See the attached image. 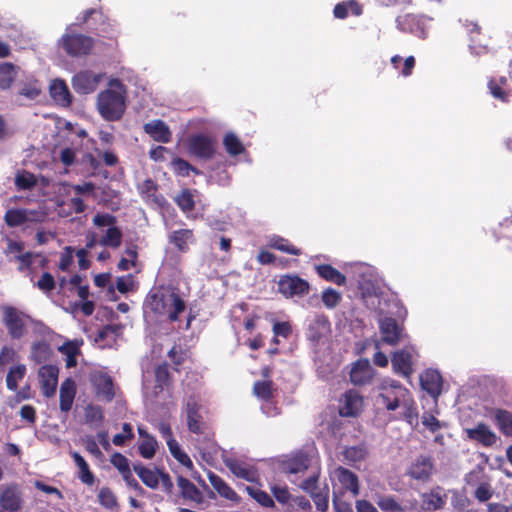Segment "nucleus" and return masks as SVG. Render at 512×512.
I'll return each instance as SVG.
<instances>
[{"mask_svg": "<svg viewBox=\"0 0 512 512\" xmlns=\"http://www.w3.org/2000/svg\"><path fill=\"white\" fill-rule=\"evenodd\" d=\"M177 485L181 491V495L183 498L198 503L202 501L201 492L190 480L182 476H179L177 478Z\"/></svg>", "mask_w": 512, "mask_h": 512, "instance_id": "nucleus-33", "label": "nucleus"}, {"mask_svg": "<svg viewBox=\"0 0 512 512\" xmlns=\"http://www.w3.org/2000/svg\"><path fill=\"white\" fill-rule=\"evenodd\" d=\"M59 369L54 365H43L39 371V382L43 394L46 397H51L55 394L58 384Z\"/></svg>", "mask_w": 512, "mask_h": 512, "instance_id": "nucleus-15", "label": "nucleus"}, {"mask_svg": "<svg viewBox=\"0 0 512 512\" xmlns=\"http://www.w3.org/2000/svg\"><path fill=\"white\" fill-rule=\"evenodd\" d=\"M366 455H367V450L364 446L346 447L342 451V456H343L344 460L350 464H354V463L364 460Z\"/></svg>", "mask_w": 512, "mask_h": 512, "instance_id": "nucleus-42", "label": "nucleus"}, {"mask_svg": "<svg viewBox=\"0 0 512 512\" xmlns=\"http://www.w3.org/2000/svg\"><path fill=\"white\" fill-rule=\"evenodd\" d=\"M134 285L133 277L131 275L119 277L116 282V287L119 292L126 293L131 291Z\"/></svg>", "mask_w": 512, "mask_h": 512, "instance_id": "nucleus-60", "label": "nucleus"}, {"mask_svg": "<svg viewBox=\"0 0 512 512\" xmlns=\"http://www.w3.org/2000/svg\"><path fill=\"white\" fill-rule=\"evenodd\" d=\"M134 471L146 486L151 489L158 487L162 471L158 469L152 470L142 465H135Z\"/></svg>", "mask_w": 512, "mask_h": 512, "instance_id": "nucleus-29", "label": "nucleus"}, {"mask_svg": "<svg viewBox=\"0 0 512 512\" xmlns=\"http://www.w3.org/2000/svg\"><path fill=\"white\" fill-rule=\"evenodd\" d=\"M98 498L101 505L106 508L112 509L117 506V499L109 488H101L98 493Z\"/></svg>", "mask_w": 512, "mask_h": 512, "instance_id": "nucleus-51", "label": "nucleus"}, {"mask_svg": "<svg viewBox=\"0 0 512 512\" xmlns=\"http://www.w3.org/2000/svg\"><path fill=\"white\" fill-rule=\"evenodd\" d=\"M94 226L100 230L98 244L117 249L122 244V232L117 227L116 217L109 213H97L92 220Z\"/></svg>", "mask_w": 512, "mask_h": 512, "instance_id": "nucleus-4", "label": "nucleus"}, {"mask_svg": "<svg viewBox=\"0 0 512 512\" xmlns=\"http://www.w3.org/2000/svg\"><path fill=\"white\" fill-rule=\"evenodd\" d=\"M273 332L276 337L288 338L291 333V326L288 322H276L273 325Z\"/></svg>", "mask_w": 512, "mask_h": 512, "instance_id": "nucleus-63", "label": "nucleus"}, {"mask_svg": "<svg viewBox=\"0 0 512 512\" xmlns=\"http://www.w3.org/2000/svg\"><path fill=\"white\" fill-rule=\"evenodd\" d=\"M332 477L336 479L344 489L350 491L354 497L359 494L358 477L350 470L339 466L334 469Z\"/></svg>", "mask_w": 512, "mask_h": 512, "instance_id": "nucleus-20", "label": "nucleus"}, {"mask_svg": "<svg viewBox=\"0 0 512 512\" xmlns=\"http://www.w3.org/2000/svg\"><path fill=\"white\" fill-rule=\"evenodd\" d=\"M224 464L236 477L250 482L256 480L255 470L250 465L234 458L225 459Z\"/></svg>", "mask_w": 512, "mask_h": 512, "instance_id": "nucleus-21", "label": "nucleus"}, {"mask_svg": "<svg viewBox=\"0 0 512 512\" xmlns=\"http://www.w3.org/2000/svg\"><path fill=\"white\" fill-rule=\"evenodd\" d=\"M272 383L270 381H258L254 384L253 391L254 394L263 400H268L271 397Z\"/></svg>", "mask_w": 512, "mask_h": 512, "instance_id": "nucleus-52", "label": "nucleus"}, {"mask_svg": "<svg viewBox=\"0 0 512 512\" xmlns=\"http://www.w3.org/2000/svg\"><path fill=\"white\" fill-rule=\"evenodd\" d=\"M0 505L3 510L16 512L22 507V495L16 486H8L2 490Z\"/></svg>", "mask_w": 512, "mask_h": 512, "instance_id": "nucleus-19", "label": "nucleus"}, {"mask_svg": "<svg viewBox=\"0 0 512 512\" xmlns=\"http://www.w3.org/2000/svg\"><path fill=\"white\" fill-rule=\"evenodd\" d=\"M340 300L341 294L332 288H328L322 293V301L327 308L336 307Z\"/></svg>", "mask_w": 512, "mask_h": 512, "instance_id": "nucleus-50", "label": "nucleus"}, {"mask_svg": "<svg viewBox=\"0 0 512 512\" xmlns=\"http://www.w3.org/2000/svg\"><path fill=\"white\" fill-rule=\"evenodd\" d=\"M466 433L470 439L476 440L486 446L493 445L497 440L495 433L482 423L474 428L466 429Z\"/></svg>", "mask_w": 512, "mask_h": 512, "instance_id": "nucleus-25", "label": "nucleus"}, {"mask_svg": "<svg viewBox=\"0 0 512 512\" xmlns=\"http://www.w3.org/2000/svg\"><path fill=\"white\" fill-rule=\"evenodd\" d=\"M144 131L158 142L168 143L171 139V131L161 120H153L146 123Z\"/></svg>", "mask_w": 512, "mask_h": 512, "instance_id": "nucleus-23", "label": "nucleus"}, {"mask_svg": "<svg viewBox=\"0 0 512 512\" xmlns=\"http://www.w3.org/2000/svg\"><path fill=\"white\" fill-rule=\"evenodd\" d=\"M85 423L92 428H99L104 420L103 409L94 404H88L84 409Z\"/></svg>", "mask_w": 512, "mask_h": 512, "instance_id": "nucleus-35", "label": "nucleus"}, {"mask_svg": "<svg viewBox=\"0 0 512 512\" xmlns=\"http://www.w3.org/2000/svg\"><path fill=\"white\" fill-rule=\"evenodd\" d=\"M375 371L368 359L358 360L350 372L351 382L355 385H365L374 377Z\"/></svg>", "mask_w": 512, "mask_h": 512, "instance_id": "nucleus-17", "label": "nucleus"}, {"mask_svg": "<svg viewBox=\"0 0 512 512\" xmlns=\"http://www.w3.org/2000/svg\"><path fill=\"white\" fill-rule=\"evenodd\" d=\"M36 182L35 176L29 172L18 173L15 177V185L21 190L33 188Z\"/></svg>", "mask_w": 512, "mask_h": 512, "instance_id": "nucleus-48", "label": "nucleus"}, {"mask_svg": "<svg viewBox=\"0 0 512 512\" xmlns=\"http://www.w3.org/2000/svg\"><path fill=\"white\" fill-rule=\"evenodd\" d=\"M51 356V349L47 342L37 341L31 346L30 358L36 363H43Z\"/></svg>", "mask_w": 512, "mask_h": 512, "instance_id": "nucleus-38", "label": "nucleus"}, {"mask_svg": "<svg viewBox=\"0 0 512 512\" xmlns=\"http://www.w3.org/2000/svg\"><path fill=\"white\" fill-rule=\"evenodd\" d=\"M4 221L9 227H17L26 223L24 209H9L6 211Z\"/></svg>", "mask_w": 512, "mask_h": 512, "instance_id": "nucleus-45", "label": "nucleus"}, {"mask_svg": "<svg viewBox=\"0 0 512 512\" xmlns=\"http://www.w3.org/2000/svg\"><path fill=\"white\" fill-rule=\"evenodd\" d=\"M1 311L2 322L7 329L8 335L14 340L23 338L27 333L29 325H33L34 330L39 334L45 335L49 332V328L42 322L32 319L28 314L14 306L4 305Z\"/></svg>", "mask_w": 512, "mask_h": 512, "instance_id": "nucleus-2", "label": "nucleus"}, {"mask_svg": "<svg viewBox=\"0 0 512 512\" xmlns=\"http://www.w3.org/2000/svg\"><path fill=\"white\" fill-rule=\"evenodd\" d=\"M126 89L118 79H111L108 88L97 96V110L102 118L107 121L119 120L126 109Z\"/></svg>", "mask_w": 512, "mask_h": 512, "instance_id": "nucleus-1", "label": "nucleus"}, {"mask_svg": "<svg viewBox=\"0 0 512 512\" xmlns=\"http://www.w3.org/2000/svg\"><path fill=\"white\" fill-rule=\"evenodd\" d=\"M422 424L431 432H436L441 428V423L439 420L435 416L428 413L423 414Z\"/></svg>", "mask_w": 512, "mask_h": 512, "instance_id": "nucleus-59", "label": "nucleus"}, {"mask_svg": "<svg viewBox=\"0 0 512 512\" xmlns=\"http://www.w3.org/2000/svg\"><path fill=\"white\" fill-rule=\"evenodd\" d=\"M208 480L211 486L224 498L228 500H236V492L228 486V484L214 473H209Z\"/></svg>", "mask_w": 512, "mask_h": 512, "instance_id": "nucleus-34", "label": "nucleus"}, {"mask_svg": "<svg viewBox=\"0 0 512 512\" xmlns=\"http://www.w3.org/2000/svg\"><path fill=\"white\" fill-rule=\"evenodd\" d=\"M25 373L26 366L23 364L11 367L6 377V384L8 389L15 391L18 387V382L23 379Z\"/></svg>", "mask_w": 512, "mask_h": 512, "instance_id": "nucleus-41", "label": "nucleus"}, {"mask_svg": "<svg viewBox=\"0 0 512 512\" xmlns=\"http://www.w3.org/2000/svg\"><path fill=\"white\" fill-rule=\"evenodd\" d=\"M82 341L73 340L63 343L59 347V351L66 357V366L68 368L75 367L77 365V356L80 354V345Z\"/></svg>", "mask_w": 512, "mask_h": 512, "instance_id": "nucleus-30", "label": "nucleus"}, {"mask_svg": "<svg viewBox=\"0 0 512 512\" xmlns=\"http://www.w3.org/2000/svg\"><path fill=\"white\" fill-rule=\"evenodd\" d=\"M319 475L314 474L301 484V489L308 493L318 510L324 512L328 509V486L319 487Z\"/></svg>", "mask_w": 512, "mask_h": 512, "instance_id": "nucleus-6", "label": "nucleus"}, {"mask_svg": "<svg viewBox=\"0 0 512 512\" xmlns=\"http://www.w3.org/2000/svg\"><path fill=\"white\" fill-rule=\"evenodd\" d=\"M316 270L318 274L327 281L337 285H344L346 283V277L330 265H318L316 266Z\"/></svg>", "mask_w": 512, "mask_h": 512, "instance_id": "nucleus-37", "label": "nucleus"}, {"mask_svg": "<svg viewBox=\"0 0 512 512\" xmlns=\"http://www.w3.org/2000/svg\"><path fill=\"white\" fill-rule=\"evenodd\" d=\"M37 287L44 292H49L53 290L55 287V281L53 276L48 272L43 273L41 278L37 282Z\"/></svg>", "mask_w": 512, "mask_h": 512, "instance_id": "nucleus-58", "label": "nucleus"}, {"mask_svg": "<svg viewBox=\"0 0 512 512\" xmlns=\"http://www.w3.org/2000/svg\"><path fill=\"white\" fill-rule=\"evenodd\" d=\"M73 263V255H72V249L70 247H67L65 249V252L61 254L60 261H59V269L62 271H66L69 269L71 264Z\"/></svg>", "mask_w": 512, "mask_h": 512, "instance_id": "nucleus-64", "label": "nucleus"}, {"mask_svg": "<svg viewBox=\"0 0 512 512\" xmlns=\"http://www.w3.org/2000/svg\"><path fill=\"white\" fill-rule=\"evenodd\" d=\"M61 41L63 48L71 56L86 55L93 48L92 38L83 35H63Z\"/></svg>", "mask_w": 512, "mask_h": 512, "instance_id": "nucleus-8", "label": "nucleus"}, {"mask_svg": "<svg viewBox=\"0 0 512 512\" xmlns=\"http://www.w3.org/2000/svg\"><path fill=\"white\" fill-rule=\"evenodd\" d=\"M75 383L71 379H66L60 387V409L67 413L71 408L75 397Z\"/></svg>", "mask_w": 512, "mask_h": 512, "instance_id": "nucleus-28", "label": "nucleus"}, {"mask_svg": "<svg viewBox=\"0 0 512 512\" xmlns=\"http://www.w3.org/2000/svg\"><path fill=\"white\" fill-rule=\"evenodd\" d=\"M83 445H84L86 451H88L90 454H92L96 458H99L102 456V453L97 445V442L95 441V439L93 437L87 436L86 438H84Z\"/></svg>", "mask_w": 512, "mask_h": 512, "instance_id": "nucleus-62", "label": "nucleus"}, {"mask_svg": "<svg viewBox=\"0 0 512 512\" xmlns=\"http://www.w3.org/2000/svg\"><path fill=\"white\" fill-rule=\"evenodd\" d=\"M380 399L382 404L389 411H395L403 403H407V399L410 397L408 389L399 384L398 381L385 378L380 384Z\"/></svg>", "mask_w": 512, "mask_h": 512, "instance_id": "nucleus-5", "label": "nucleus"}, {"mask_svg": "<svg viewBox=\"0 0 512 512\" xmlns=\"http://www.w3.org/2000/svg\"><path fill=\"white\" fill-rule=\"evenodd\" d=\"M400 407L404 409L403 418L411 425L417 424L418 412L412 396L407 399V403H403Z\"/></svg>", "mask_w": 512, "mask_h": 512, "instance_id": "nucleus-46", "label": "nucleus"}, {"mask_svg": "<svg viewBox=\"0 0 512 512\" xmlns=\"http://www.w3.org/2000/svg\"><path fill=\"white\" fill-rule=\"evenodd\" d=\"M50 95L58 105L63 107H67L71 103V94L63 80L55 79L51 82Z\"/></svg>", "mask_w": 512, "mask_h": 512, "instance_id": "nucleus-24", "label": "nucleus"}, {"mask_svg": "<svg viewBox=\"0 0 512 512\" xmlns=\"http://www.w3.org/2000/svg\"><path fill=\"white\" fill-rule=\"evenodd\" d=\"M187 426L188 429L196 434L202 433V422H201V416L198 413V406L194 402H188L187 404Z\"/></svg>", "mask_w": 512, "mask_h": 512, "instance_id": "nucleus-36", "label": "nucleus"}, {"mask_svg": "<svg viewBox=\"0 0 512 512\" xmlns=\"http://www.w3.org/2000/svg\"><path fill=\"white\" fill-rule=\"evenodd\" d=\"M104 74L90 70L78 72L72 79V87L79 94H90L103 80Z\"/></svg>", "mask_w": 512, "mask_h": 512, "instance_id": "nucleus-7", "label": "nucleus"}, {"mask_svg": "<svg viewBox=\"0 0 512 512\" xmlns=\"http://www.w3.org/2000/svg\"><path fill=\"white\" fill-rule=\"evenodd\" d=\"M111 463L117 468L121 475L127 474L128 471H130L128 459L120 453H114L111 456Z\"/></svg>", "mask_w": 512, "mask_h": 512, "instance_id": "nucleus-54", "label": "nucleus"}, {"mask_svg": "<svg viewBox=\"0 0 512 512\" xmlns=\"http://www.w3.org/2000/svg\"><path fill=\"white\" fill-rule=\"evenodd\" d=\"M149 305L154 312L166 315L172 321L177 320L178 314L185 309L184 301L171 288L157 290L150 296Z\"/></svg>", "mask_w": 512, "mask_h": 512, "instance_id": "nucleus-3", "label": "nucleus"}, {"mask_svg": "<svg viewBox=\"0 0 512 512\" xmlns=\"http://www.w3.org/2000/svg\"><path fill=\"white\" fill-rule=\"evenodd\" d=\"M379 329L382 341L388 345H397L405 338L403 328L400 327L393 318H383L379 321Z\"/></svg>", "mask_w": 512, "mask_h": 512, "instance_id": "nucleus-10", "label": "nucleus"}, {"mask_svg": "<svg viewBox=\"0 0 512 512\" xmlns=\"http://www.w3.org/2000/svg\"><path fill=\"white\" fill-rule=\"evenodd\" d=\"M278 290L285 297L303 296L308 293L309 284L298 276L285 275L278 282Z\"/></svg>", "mask_w": 512, "mask_h": 512, "instance_id": "nucleus-9", "label": "nucleus"}, {"mask_svg": "<svg viewBox=\"0 0 512 512\" xmlns=\"http://www.w3.org/2000/svg\"><path fill=\"white\" fill-rule=\"evenodd\" d=\"M223 145L226 151L232 155L236 156L241 154L244 151V146L240 139L232 132H229L225 135L223 139Z\"/></svg>", "mask_w": 512, "mask_h": 512, "instance_id": "nucleus-43", "label": "nucleus"}, {"mask_svg": "<svg viewBox=\"0 0 512 512\" xmlns=\"http://www.w3.org/2000/svg\"><path fill=\"white\" fill-rule=\"evenodd\" d=\"M488 87L492 96L496 99H499L503 102L507 101V93L501 86H499L494 80H490L488 83Z\"/></svg>", "mask_w": 512, "mask_h": 512, "instance_id": "nucleus-61", "label": "nucleus"}, {"mask_svg": "<svg viewBox=\"0 0 512 512\" xmlns=\"http://www.w3.org/2000/svg\"><path fill=\"white\" fill-rule=\"evenodd\" d=\"M16 352L7 346H4L0 351V372L4 371L6 365L14 360Z\"/></svg>", "mask_w": 512, "mask_h": 512, "instance_id": "nucleus-57", "label": "nucleus"}, {"mask_svg": "<svg viewBox=\"0 0 512 512\" xmlns=\"http://www.w3.org/2000/svg\"><path fill=\"white\" fill-rule=\"evenodd\" d=\"M96 395L100 400L110 402L115 395L113 382L110 376L103 373H95L92 377Z\"/></svg>", "mask_w": 512, "mask_h": 512, "instance_id": "nucleus-18", "label": "nucleus"}, {"mask_svg": "<svg viewBox=\"0 0 512 512\" xmlns=\"http://www.w3.org/2000/svg\"><path fill=\"white\" fill-rule=\"evenodd\" d=\"M169 241L174 244L179 251L186 252L189 248V243L193 241V233L189 229L176 230L169 235Z\"/></svg>", "mask_w": 512, "mask_h": 512, "instance_id": "nucleus-32", "label": "nucleus"}, {"mask_svg": "<svg viewBox=\"0 0 512 512\" xmlns=\"http://www.w3.org/2000/svg\"><path fill=\"white\" fill-rule=\"evenodd\" d=\"M447 496L441 487L432 489L423 495V506L426 510H438L446 503Z\"/></svg>", "mask_w": 512, "mask_h": 512, "instance_id": "nucleus-26", "label": "nucleus"}, {"mask_svg": "<svg viewBox=\"0 0 512 512\" xmlns=\"http://www.w3.org/2000/svg\"><path fill=\"white\" fill-rule=\"evenodd\" d=\"M270 246L274 249H277V250H280V251H283V252H286V253H289L292 255L300 254L299 249L289 245L288 242L282 238L272 239L270 241Z\"/></svg>", "mask_w": 512, "mask_h": 512, "instance_id": "nucleus-53", "label": "nucleus"}, {"mask_svg": "<svg viewBox=\"0 0 512 512\" xmlns=\"http://www.w3.org/2000/svg\"><path fill=\"white\" fill-rule=\"evenodd\" d=\"M175 200L183 211H190L194 206L192 194L188 191H182Z\"/></svg>", "mask_w": 512, "mask_h": 512, "instance_id": "nucleus-56", "label": "nucleus"}, {"mask_svg": "<svg viewBox=\"0 0 512 512\" xmlns=\"http://www.w3.org/2000/svg\"><path fill=\"white\" fill-rule=\"evenodd\" d=\"M363 397L356 390L347 391L340 400V414L345 417L357 416L363 409Z\"/></svg>", "mask_w": 512, "mask_h": 512, "instance_id": "nucleus-14", "label": "nucleus"}, {"mask_svg": "<svg viewBox=\"0 0 512 512\" xmlns=\"http://www.w3.org/2000/svg\"><path fill=\"white\" fill-rule=\"evenodd\" d=\"M157 448V442L152 436H146L139 445V452L142 457L151 459L154 457Z\"/></svg>", "mask_w": 512, "mask_h": 512, "instance_id": "nucleus-47", "label": "nucleus"}, {"mask_svg": "<svg viewBox=\"0 0 512 512\" xmlns=\"http://www.w3.org/2000/svg\"><path fill=\"white\" fill-rule=\"evenodd\" d=\"M246 490L260 505L264 507L274 506L273 499L266 492L252 487H247Z\"/></svg>", "mask_w": 512, "mask_h": 512, "instance_id": "nucleus-49", "label": "nucleus"}, {"mask_svg": "<svg viewBox=\"0 0 512 512\" xmlns=\"http://www.w3.org/2000/svg\"><path fill=\"white\" fill-rule=\"evenodd\" d=\"M495 418L501 431L507 436H512V414L504 410H498Z\"/></svg>", "mask_w": 512, "mask_h": 512, "instance_id": "nucleus-44", "label": "nucleus"}, {"mask_svg": "<svg viewBox=\"0 0 512 512\" xmlns=\"http://www.w3.org/2000/svg\"><path fill=\"white\" fill-rule=\"evenodd\" d=\"M421 385L429 394L436 397L441 392L442 380L437 371L428 370L421 376Z\"/></svg>", "mask_w": 512, "mask_h": 512, "instance_id": "nucleus-27", "label": "nucleus"}, {"mask_svg": "<svg viewBox=\"0 0 512 512\" xmlns=\"http://www.w3.org/2000/svg\"><path fill=\"white\" fill-rule=\"evenodd\" d=\"M189 151L199 158L210 159L215 153V141L206 135H195L189 140Z\"/></svg>", "mask_w": 512, "mask_h": 512, "instance_id": "nucleus-13", "label": "nucleus"}, {"mask_svg": "<svg viewBox=\"0 0 512 512\" xmlns=\"http://www.w3.org/2000/svg\"><path fill=\"white\" fill-rule=\"evenodd\" d=\"M413 357L412 349L404 348L396 351L391 359L394 372L404 378H410L413 373Z\"/></svg>", "mask_w": 512, "mask_h": 512, "instance_id": "nucleus-12", "label": "nucleus"}, {"mask_svg": "<svg viewBox=\"0 0 512 512\" xmlns=\"http://www.w3.org/2000/svg\"><path fill=\"white\" fill-rule=\"evenodd\" d=\"M434 465L431 458L426 456H419L410 465L407 474L417 481H428L433 474Z\"/></svg>", "mask_w": 512, "mask_h": 512, "instance_id": "nucleus-16", "label": "nucleus"}, {"mask_svg": "<svg viewBox=\"0 0 512 512\" xmlns=\"http://www.w3.org/2000/svg\"><path fill=\"white\" fill-rule=\"evenodd\" d=\"M40 93L41 86L39 82L35 79H28L19 84L16 101L20 104H24L25 100L32 101L36 99Z\"/></svg>", "mask_w": 512, "mask_h": 512, "instance_id": "nucleus-22", "label": "nucleus"}, {"mask_svg": "<svg viewBox=\"0 0 512 512\" xmlns=\"http://www.w3.org/2000/svg\"><path fill=\"white\" fill-rule=\"evenodd\" d=\"M375 502L384 512H406V506L399 503L394 496L376 494Z\"/></svg>", "mask_w": 512, "mask_h": 512, "instance_id": "nucleus-31", "label": "nucleus"}, {"mask_svg": "<svg viewBox=\"0 0 512 512\" xmlns=\"http://www.w3.org/2000/svg\"><path fill=\"white\" fill-rule=\"evenodd\" d=\"M348 11H351L356 16L362 13L360 5L354 0L338 3L333 12L336 18L344 19L347 17Z\"/></svg>", "mask_w": 512, "mask_h": 512, "instance_id": "nucleus-40", "label": "nucleus"}, {"mask_svg": "<svg viewBox=\"0 0 512 512\" xmlns=\"http://www.w3.org/2000/svg\"><path fill=\"white\" fill-rule=\"evenodd\" d=\"M18 72V67L12 63L0 64V88L8 89L15 80Z\"/></svg>", "mask_w": 512, "mask_h": 512, "instance_id": "nucleus-39", "label": "nucleus"}, {"mask_svg": "<svg viewBox=\"0 0 512 512\" xmlns=\"http://www.w3.org/2000/svg\"><path fill=\"white\" fill-rule=\"evenodd\" d=\"M133 437H134V434L132 432L131 425L129 423H124L123 424V432L116 434L113 437V443L116 446H122V445H124V443L127 440L132 439Z\"/></svg>", "mask_w": 512, "mask_h": 512, "instance_id": "nucleus-55", "label": "nucleus"}, {"mask_svg": "<svg viewBox=\"0 0 512 512\" xmlns=\"http://www.w3.org/2000/svg\"><path fill=\"white\" fill-rule=\"evenodd\" d=\"M468 485L477 486L474 495L480 502L488 501L492 497V488L480 469L473 470L465 478Z\"/></svg>", "mask_w": 512, "mask_h": 512, "instance_id": "nucleus-11", "label": "nucleus"}]
</instances>
